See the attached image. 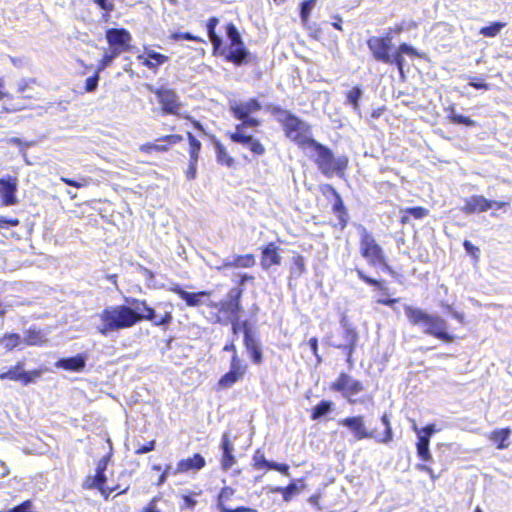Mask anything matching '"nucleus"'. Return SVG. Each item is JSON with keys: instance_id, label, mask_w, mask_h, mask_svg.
Masks as SVG:
<instances>
[{"instance_id": "f257e3e1", "label": "nucleus", "mask_w": 512, "mask_h": 512, "mask_svg": "<svg viewBox=\"0 0 512 512\" xmlns=\"http://www.w3.org/2000/svg\"><path fill=\"white\" fill-rule=\"evenodd\" d=\"M261 109V103L254 98L248 101L230 102L231 113L241 123L236 125L234 132L229 133V137L232 142L242 145L257 156H262L265 153V148L252 135L247 134L245 129L248 127L255 128L260 125V121L252 117V115Z\"/></svg>"}, {"instance_id": "f03ea898", "label": "nucleus", "mask_w": 512, "mask_h": 512, "mask_svg": "<svg viewBox=\"0 0 512 512\" xmlns=\"http://www.w3.org/2000/svg\"><path fill=\"white\" fill-rule=\"evenodd\" d=\"M135 311L128 305L109 306L97 314L100 324L97 325V331L108 336L112 332H118L128 329L138 323Z\"/></svg>"}, {"instance_id": "7ed1b4c3", "label": "nucleus", "mask_w": 512, "mask_h": 512, "mask_svg": "<svg viewBox=\"0 0 512 512\" xmlns=\"http://www.w3.org/2000/svg\"><path fill=\"white\" fill-rule=\"evenodd\" d=\"M404 313L413 326H422L425 334L431 335L446 343H451L454 336L448 332V324L445 319L436 315L429 314L420 308L411 305H404Z\"/></svg>"}, {"instance_id": "20e7f679", "label": "nucleus", "mask_w": 512, "mask_h": 512, "mask_svg": "<svg viewBox=\"0 0 512 512\" xmlns=\"http://www.w3.org/2000/svg\"><path fill=\"white\" fill-rule=\"evenodd\" d=\"M309 157L313 158L319 171L326 177L334 175L343 176L348 166V158L344 155L335 157L334 153L327 146L318 141L310 142L309 148L304 151Z\"/></svg>"}, {"instance_id": "39448f33", "label": "nucleus", "mask_w": 512, "mask_h": 512, "mask_svg": "<svg viewBox=\"0 0 512 512\" xmlns=\"http://www.w3.org/2000/svg\"><path fill=\"white\" fill-rule=\"evenodd\" d=\"M226 35L229 41L228 46H223L219 50H214V54L221 55L226 61L236 66L246 64L250 58V52L245 48L240 33L234 24L226 25Z\"/></svg>"}, {"instance_id": "423d86ee", "label": "nucleus", "mask_w": 512, "mask_h": 512, "mask_svg": "<svg viewBox=\"0 0 512 512\" xmlns=\"http://www.w3.org/2000/svg\"><path fill=\"white\" fill-rule=\"evenodd\" d=\"M282 115L281 122L285 135L305 151L309 148L310 142L315 141L312 137L310 125L289 111H283Z\"/></svg>"}, {"instance_id": "0eeeda50", "label": "nucleus", "mask_w": 512, "mask_h": 512, "mask_svg": "<svg viewBox=\"0 0 512 512\" xmlns=\"http://www.w3.org/2000/svg\"><path fill=\"white\" fill-rule=\"evenodd\" d=\"M243 288L233 287L229 290L226 298L217 304L211 303V307L218 308L220 312L228 314L229 321L232 325V332H236L237 328L242 324L240 320V312L242 311L241 298Z\"/></svg>"}, {"instance_id": "6e6552de", "label": "nucleus", "mask_w": 512, "mask_h": 512, "mask_svg": "<svg viewBox=\"0 0 512 512\" xmlns=\"http://www.w3.org/2000/svg\"><path fill=\"white\" fill-rule=\"evenodd\" d=\"M360 253L374 267L378 266V263H383L385 257L383 249L364 227L361 228L360 232Z\"/></svg>"}, {"instance_id": "1a4fd4ad", "label": "nucleus", "mask_w": 512, "mask_h": 512, "mask_svg": "<svg viewBox=\"0 0 512 512\" xmlns=\"http://www.w3.org/2000/svg\"><path fill=\"white\" fill-rule=\"evenodd\" d=\"M340 325L342 328V339L339 341H332L330 345L335 348L342 349L347 355V362H351L359 336L356 329L348 323L346 319H342L340 321Z\"/></svg>"}, {"instance_id": "9d476101", "label": "nucleus", "mask_w": 512, "mask_h": 512, "mask_svg": "<svg viewBox=\"0 0 512 512\" xmlns=\"http://www.w3.org/2000/svg\"><path fill=\"white\" fill-rule=\"evenodd\" d=\"M339 425L347 428L356 441L376 438V431L369 430L364 422V416H351L339 421Z\"/></svg>"}, {"instance_id": "9b49d317", "label": "nucleus", "mask_w": 512, "mask_h": 512, "mask_svg": "<svg viewBox=\"0 0 512 512\" xmlns=\"http://www.w3.org/2000/svg\"><path fill=\"white\" fill-rule=\"evenodd\" d=\"M150 90L157 96L164 114L177 115L179 113L181 103L174 90L165 87L151 88Z\"/></svg>"}, {"instance_id": "f8f14e48", "label": "nucleus", "mask_w": 512, "mask_h": 512, "mask_svg": "<svg viewBox=\"0 0 512 512\" xmlns=\"http://www.w3.org/2000/svg\"><path fill=\"white\" fill-rule=\"evenodd\" d=\"M24 364L18 362L15 366L0 373V380L21 381L24 385L34 382L42 374L40 370L25 371Z\"/></svg>"}, {"instance_id": "ddd939ff", "label": "nucleus", "mask_w": 512, "mask_h": 512, "mask_svg": "<svg viewBox=\"0 0 512 512\" xmlns=\"http://www.w3.org/2000/svg\"><path fill=\"white\" fill-rule=\"evenodd\" d=\"M367 46L372 52L375 60L380 62H389L392 48V41L389 36L377 37L372 36L367 40Z\"/></svg>"}, {"instance_id": "4468645a", "label": "nucleus", "mask_w": 512, "mask_h": 512, "mask_svg": "<svg viewBox=\"0 0 512 512\" xmlns=\"http://www.w3.org/2000/svg\"><path fill=\"white\" fill-rule=\"evenodd\" d=\"M243 334H244V345L254 364H260L262 362V349L258 339L255 337L253 330L248 321H243Z\"/></svg>"}, {"instance_id": "2eb2a0df", "label": "nucleus", "mask_w": 512, "mask_h": 512, "mask_svg": "<svg viewBox=\"0 0 512 512\" xmlns=\"http://www.w3.org/2000/svg\"><path fill=\"white\" fill-rule=\"evenodd\" d=\"M106 39L109 49L119 51V55L129 49L131 35L123 28H111L106 31Z\"/></svg>"}, {"instance_id": "dca6fc26", "label": "nucleus", "mask_w": 512, "mask_h": 512, "mask_svg": "<svg viewBox=\"0 0 512 512\" xmlns=\"http://www.w3.org/2000/svg\"><path fill=\"white\" fill-rule=\"evenodd\" d=\"M157 308L160 310V314L152 307L147 310L146 313L140 316L143 320L152 322L155 326H167L172 322V306L167 303L158 304Z\"/></svg>"}, {"instance_id": "f3484780", "label": "nucleus", "mask_w": 512, "mask_h": 512, "mask_svg": "<svg viewBox=\"0 0 512 512\" xmlns=\"http://www.w3.org/2000/svg\"><path fill=\"white\" fill-rule=\"evenodd\" d=\"M110 455L103 456L97 463L95 475L87 476L82 487L86 490L94 489L96 486H102L107 482L105 471L107 470Z\"/></svg>"}, {"instance_id": "a211bd4d", "label": "nucleus", "mask_w": 512, "mask_h": 512, "mask_svg": "<svg viewBox=\"0 0 512 512\" xmlns=\"http://www.w3.org/2000/svg\"><path fill=\"white\" fill-rule=\"evenodd\" d=\"M175 293L179 295V297L185 301V303L190 307H198L201 305H209L207 300L209 299L210 292L208 291H200V292H188L185 291L180 286H176L172 289Z\"/></svg>"}, {"instance_id": "6ab92c4d", "label": "nucleus", "mask_w": 512, "mask_h": 512, "mask_svg": "<svg viewBox=\"0 0 512 512\" xmlns=\"http://www.w3.org/2000/svg\"><path fill=\"white\" fill-rule=\"evenodd\" d=\"M321 192L325 197H329V195H332L334 198L333 203V213L337 215L338 219L343 222V225L346 224L345 216H347V209L343 203L342 197L340 194L336 191V189L330 185V184H323L321 186Z\"/></svg>"}, {"instance_id": "aec40b11", "label": "nucleus", "mask_w": 512, "mask_h": 512, "mask_svg": "<svg viewBox=\"0 0 512 512\" xmlns=\"http://www.w3.org/2000/svg\"><path fill=\"white\" fill-rule=\"evenodd\" d=\"M16 191L17 179L15 177L0 178V195L4 205L11 206L16 204Z\"/></svg>"}, {"instance_id": "412c9836", "label": "nucleus", "mask_w": 512, "mask_h": 512, "mask_svg": "<svg viewBox=\"0 0 512 512\" xmlns=\"http://www.w3.org/2000/svg\"><path fill=\"white\" fill-rule=\"evenodd\" d=\"M282 257L279 254V247L270 242L261 250L260 265L263 270H269L273 265H280Z\"/></svg>"}, {"instance_id": "4be33fe9", "label": "nucleus", "mask_w": 512, "mask_h": 512, "mask_svg": "<svg viewBox=\"0 0 512 512\" xmlns=\"http://www.w3.org/2000/svg\"><path fill=\"white\" fill-rule=\"evenodd\" d=\"M87 359V354L79 353L73 357L60 358L55 366L66 371L82 372L86 367Z\"/></svg>"}, {"instance_id": "5701e85b", "label": "nucleus", "mask_w": 512, "mask_h": 512, "mask_svg": "<svg viewBox=\"0 0 512 512\" xmlns=\"http://www.w3.org/2000/svg\"><path fill=\"white\" fill-rule=\"evenodd\" d=\"M234 494L235 490L229 486H225L220 490L217 498V508L220 512H257L255 509L245 506H239L237 508L228 507L226 502L229 501Z\"/></svg>"}, {"instance_id": "b1692460", "label": "nucleus", "mask_w": 512, "mask_h": 512, "mask_svg": "<svg viewBox=\"0 0 512 512\" xmlns=\"http://www.w3.org/2000/svg\"><path fill=\"white\" fill-rule=\"evenodd\" d=\"M256 264V259L253 254L233 255L223 259L221 265L217 269L227 268H251Z\"/></svg>"}, {"instance_id": "393cba45", "label": "nucleus", "mask_w": 512, "mask_h": 512, "mask_svg": "<svg viewBox=\"0 0 512 512\" xmlns=\"http://www.w3.org/2000/svg\"><path fill=\"white\" fill-rule=\"evenodd\" d=\"M492 208V200L486 199L481 195H473L465 199L463 211L466 214H473L477 212H485Z\"/></svg>"}, {"instance_id": "a878e982", "label": "nucleus", "mask_w": 512, "mask_h": 512, "mask_svg": "<svg viewBox=\"0 0 512 512\" xmlns=\"http://www.w3.org/2000/svg\"><path fill=\"white\" fill-rule=\"evenodd\" d=\"M206 462L202 455L196 453L192 457L187 459H182L177 464V469L173 472V474L184 473L190 470H200L205 466Z\"/></svg>"}, {"instance_id": "bb28decb", "label": "nucleus", "mask_w": 512, "mask_h": 512, "mask_svg": "<svg viewBox=\"0 0 512 512\" xmlns=\"http://www.w3.org/2000/svg\"><path fill=\"white\" fill-rule=\"evenodd\" d=\"M146 57L139 55L138 59L143 60V64L149 69H156L158 66L168 61V57L154 50H146Z\"/></svg>"}, {"instance_id": "cd10ccee", "label": "nucleus", "mask_w": 512, "mask_h": 512, "mask_svg": "<svg viewBox=\"0 0 512 512\" xmlns=\"http://www.w3.org/2000/svg\"><path fill=\"white\" fill-rule=\"evenodd\" d=\"M304 487L302 480H293L286 487H274L271 489L274 493H281L283 496V500L285 502H289L294 495L300 492V490Z\"/></svg>"}, {"instance_id": "c85d7f7f", "label": "nucleus", "mask_w": 512, "mask_h": 512, "mask_svg": "<svg viewBox=\"0 0 512 512\" xmlns=\"http://www.w3.org/2000/svg\"><path fill=\"white\" fill-rule=\"evenodd\" d=\"M218 23H219L218 18L211 17L206 24L207 34H208L210 42L213 45V50H219L221 48V44H222V40H223L222 37L220 35H218L215 31Z\"/></svg>"}, {"instance_id": "c756f323", "label": "nucleus", "mask_w": 512, "mask_h": 512, "mask_svg": "<svg viewBox=\"0 0 512 512\" xmlns=\"http://www.w3.org/2000/svg\"><path fill=\"white\" fill-rule=\"evenodd\" d=\"M511 435L510 428L497 429L491 432L490 440L497 445L498 449H505L508 447L506 441Z\"/></svg>"}, {"instance_id": "7c9ffc66", "label": "nucleus", "mask_w": 512, "mask_h": 512, "mask_svg": "<svg viewBox=\"0 0 512 512\" xmlns=\"http://www.w3.org/2000/svg\"><path fill=\"white\" fill-rule=\"evenodd\" d=\"M363 90L359 86L353 87L346 93V103L350 104L353 111L361 116L359 101L362 98Z\"/></svg>"}, {"instance_id": "2f4dec72", "label": "nucleus", "mask_w": 512, "mask_h": 512, "mask_svg": "<svg viewBox=\"0 0 512 512\" xmlns=\"http://www.w3.org/2000/svg\"><path fill=\"white\" fill-rule=\"evenodd\" d=\"M334 408V403L329 400H322L318 403L311 412V419L313 421L319 420L322 417L328 415Z\"/></svg>"}, {"instance_id": "473e14b6", "label": "nucleus", "mask_w": 512, "mask_h": 512, "mask_svg": "<svg viewBox=\"0 0 512 512\" xmlns=\"http://www.w3.org/2000/svg\"><path fill=\"white\" fill-rule=\"evenodd\" d=\"M213 142L216 151L217 162L227 167H231L234 164V159L228 155L226 148L220 141L215 139Z\"/></svg>"}, {"instance_id": "72a5a7b5", "label": "nucleus", "mask_w": 512, "mask_h": 512, "mask_svg": "<svg viewBox=\"0 0 512 512\" xmlns=\"http://www.w3.org/2000/svg\"><path fill=\"white\" fill-rule=\"evenodd\" d=\"M381 422L385 427L384 436L380 437L378 434H376V438H374V440L378 443L388 444L393 440V431L389 416L386 413L382 415Z\"/></svg>"}, {"instance_id": "f704fd0d", "label": "nucleus", "mask_w": 512, "mask_h": 512, "mask_svg": "<svg viewBox=\"0 0 512 512\" xmlns=\"http://www.w3.org/2000/svg\"><path fill=\"white\" fill-rule=\"evenodd\" d=\"M29 346H39L44 343V335L40 330L29 329L25 335V338L22 339Z\"/></svg>"}, {"instance_id": "c9c22d12", "label": "nucleus", "mask_w": 512, "mask_h": 512, "mask_svg": "<svg viewBox=\"0 0 512 512\" xmlns=\"http://www.w3.org/2000/svg\"><path fill=\"white\" fill-rule=\"evenodd\" d=\"M21 343L22 337L17 333H7L3 337H0V344H2L7 350H12Z\"/></svg>"}, {"instance_id": "e433bc0d", "label": "nucleus", "mask_w": 512, "mask_h": 512, "mask_svg": "<svg viewBox=\"0 0 512 512\" xmlns=\"http://www.w3.org/2000/svg\"><path fill=\"white\" fill-rule=\"evenodd\" d=\"M127 302L130 304L129 306H131L135 311L134 313L136 314V318H138V323L142 321L144 318H140V316L146 313L150 308L147 302L145 300H139L135 298L127 300Z\"/></svg>"}, {"instance_id": "4c0bfd02", "label": "nucleus", "mask_w": 512, "mask_h": 512, "mask_svg": "<svg viewBox=\"0 0 512 512\" xmlns=\"http://www.w3.org/2000/svg\"><path fill=\"white\" fill-rule=\"evenodd\" d=\"M448 118L449 120L454 123V124H458V125H465V126H468V127H473L476 125V122L472 119H470L469 117L467 116H464V115H461V114H458L454 108H451L450 109V113L448 115Z\"/></svg>"}, {"instance_id": "58836bf2", "label": "nucleus", "mask_w": 512, "mask_h": 512, "mask_svg": "<svg viewBox=\"0 0 512 512\" xmlns=\"http://www.w3.org/2000/svg\"><path fill=\"white\" fill-rule=\"evenodd\" d=\"M305 272V260L301 255L293 257V264L290 268V277L298 278Z\"/></svg>"}, {"instance_id": "ea45409f", "label": "nucleus", "mask_w": 512, "mask_h": 512, "mask_svg": "<svg viewBox=\"0 0 512 512\" xmlns=\"http://www.w3.org/2000/svg\"><path fill=\"white\" fill-rule=\"evenodd\" d=\"M414 431L416 432L419 441L426 440V443H430V438L437 429L435 424H428L422 429H418L414 426Z\"/></svg>"}, {"instance_id": "a19ab883", "label": "nucleus", "mask_w": 512, "mask_h": 512, "mask_svg": "<svg viewBox=\"0 0 512 512\" xmlns=\"http://www.w3.org/2000/svg\"><path fill=\"white\" fill-rule=\"evenodd\" d=\"M242 378L243 376L228 371L219 379L218 384L221 388H230Z\"/></svg>"}, {"instance_id": "79ce46f5", "label": "nucleus", "mask_w": 512, "mask_h": 512, "mask_svg": "<svg viewBox=\"0 0 512 512\" xmlns=\"http://www.w3.org/2000/svg\"><path fill=\"white\" fill-rule=\"evenodd\" d=\"M247 370V365L239 358L238 354L232 355L229 371L244 376Z\"/></svg>"}, {"instance_id": "37998d69", "label": "nucleus", "mask_w": 512, "mask_h": 512, "mask_svg": "<svg viewBox=\"0 0 512 512\" xmlns=\"http://www.w3.org/2000/svg\"><path fill=\"white\" fill-rule=\"evenodd\" d=\"M363 390V385L360 381L350 377L348 387L343 394L344 397L348 398L349 402H353L350 397L357 395Z\"/></svg>"}, {"instance_id": "c03bdc74", "label": "nucleus", "mask_w": 512, "mask_h": 512, "mask_svg": "<svg viewBox=\"0 0 512 512\" xmlns=\"http://www.w3.org/2000/svg\"><path fill=\"white\" fill-rule=\"evenodd\" d=\"M505 26L502 22H493L488 26H484L480 29V34L485 37H495Z\"/></svg>"}, {"instance_id": "a18cd8bd", "label": "nucleus", "mask_w": 512, "mask_h": 512, "mask_svg": "<svg viewBox=\"0 0 512 512\" xmlns=\"http://www.w3.org/2000/svg\"><path fill=\"white\" fill-rule=\"evenodd\" d=\"M188 140L190 145V160L198 161L201 142L190 132H188Z\"/></svg>"}, {"instance_id": "49530a36", "label": "nucleus", "mask_w": 512, "mask_h": 512, "mask_svg": "<svg viewBox=\"0 0 512 512\" xmlns=\"http://www.w3.org/2000/svg\"><path fill=\"white\" fill-rule=\"evenodd\" d=\"M430 443H426V440L417 441L416 449L418 457L423 461H430L432 459L430 449Z\"/></svg>"}, {"instance_id": "de8ad7c7", "label": "nucleus", "mask_w": 512, "mask_h": 512, "mask_svg": "<svg viewBox=\"0 0 512 512\" xmlns=\"http://www.w3.org/2000/svg\"><path fill=\"white\" fill-rule=\"evenodd\" d=\"M253 462L257 469H270V465L272 464V461L267 460L261 450H257L254 453Z\"/></svg>"}, {"instance_id": "09e8293b", "label": "nucleus", "mask_w": 512, "mask_h": 512, "mask_svg": "<svg viewBox=\"0 0 512 512\" xmlns=\"http://www.w3.org/2000/svg\"><path fill=\"white\" fill-rule=\"evenodd\" d=\"M119 56V51L108 50L104 53L100 64L98 66V72L104 70L106 67L111 65L115 58Z\"/></svg>"}, {"instance_id": "8fccbe9b", "label": "nucleus", "mask_w": 512, "mask_h": 512, "mask_svg": "<svg viewBox=\"0 0 512 512\" xmlns=\"http://www.w3.org/2000/svg\"><path fill=\"white\" fill-rule=\"evenodd\" d=\"M349 379H350V376L348 374L342 373L338 377V379L333 383L332 388L335 391H340L344 394L348 387Z\"/></svg>"}, {"instance_id": "3c124183", "label": "nucleus", "mask_w": 512, "mask_h": 512, "mask_svg": "<svg viewBox=\"0 0 512 512\" xmlns=\"http://www.w3.org/2000/svg\"><path fill=\"white\" fill-rule=\"evenodd\" d=\"M404 57L398 51L393 54H390V61L385 62V64H395L399 70V72L403 75V67H404Z\"/></svg>"}, {"instance_id": "603ef678", "label": "nucleus", "mask_w": 512, "mask_h": 512, "mask_svg": "<svg viewBox=\"0 0 512 512\" xmlns=\"http://www.w3.org/2000/svg\"><path fill=\"white\" fill-rule=\"evenodd\" d=\"M315 2H301L300 17L304 24L307 23Z\"/></svg>"}, {"instance_id": "864d4df0", "label": "nucleus", "mask_w": 512, "mask_h": 512, "mask_svg": "<svg viewBox=\"0 0 512 512\" xmlns=\"http://www.w3.org/2000/svg\"><path fill=\"white\" fill-rule=\"evenodd\" d=\"M235 462L236 460L233 455V452L222 453L221 466L223 470H229L235 464Z\"/></svg>"}, {"instance_id": "5fc2aeb1", "label": "nucleus", "mask_w": 512, "mask_h": 512, "mask_svg": "<svg viewBox=\"0 0 512 512\" xmlns=\"http://www.w3.org/2000/svg\"><path fill=\"white\" fill-rule=\"evenodd\" d=\"M96 9H100L103 11L102 18L104 21H108V12L114 9L113 2H93Z\"/></svg>"}, {"instance_id": "6e6d98bb", "label": "nucleus", "mask_w": 512, "mask_h": 512, "mask_svg": "<svg viewBox=\"0 0 512 512\" xmlns=\"http://www.w3.org/2000/svg\"><path fill=\"white\" fill-rule=\"evenodd\" d=\"M171 38L180 41V40H188V41H197L202 42L203 40L189 32H176L171 35Z\"/></svg>"}, {"instance_id": "4d7b16f0", "label": "nucleus", "mask_w": 512, "mask_h": 512, "mask_svg": "<svg viewBox=\"0 0 512 512\" xmlns=\"http://www.w3.org/2000/svg\"><path fill=\"white\" fill-rule=\"evenodd\" d=\"M356 273H357L358 277L361 280H363L365 283H367L368 285H371V286L377 287L379 289H382V285H381V282L379 280H376L374 278H371V277L367 276L360 269H356Z\"/></svg>"}, {"instance_id": "13d9d810", "label": "nucleus", "mask_w": 512, "mask_h": 512, "mask_svg": "<svg viewBox=\"0 0 512 512\" xmlns=\"http://www.w3.org/2000/svg\"><path fill=\"white\" fill-rule=\"evenodd\" d=\"M406 213L415 219H422L428 214V210L423 207H411L406 209Z\"/></svg>"}, {"instance_id": "bf43d9fd", "label": "nucleus", "mask_w": 512, "mask_h": 512, "mask_svg": "<svg viewBox=\"0 0 512 512\" xmlns=\"http://www.w3.org/2000/svg\"><path fill=\"white\" fill-rule=\"evenodd\" d=\"M98 71L91 77H88L85 82V90L87 92H93L98 86L99 76Z\"/></svg>"}, {"instance_id": "052dcab7", "label": "nucleus", "mask_w": 512, "mask_h": 512, "mask_svg": "<svg viewBox=\"0 0 512 512\" xmlns=\"http://www.w3.org/2000/svg\"><path fill=\"white\" fill-rule=\"evenodd\" d=\"M463 247L465 249V251L467 252V254H469L470 256H472L475 260H477L479 258V248L476 247L475 245H473L469 240H465L463 242Z\"/></svg>"}, {"instance_id": "680f3d73", "label": "nucleus", "mask_w": 512, "mask_h": 512, "mask_svg": "<svg viewBox=\"0 0 512 512\" xmlns=\"http://www.w3.org/2000/svg\"><path fill=\"white\" fill-rule=\"evenodd\" d=\"M397 51L402 55H410V56L417 55L416 49L407 43L400 44Z\"/></svg>"}, {"instance_id": "e2e57ef3", "label": "nucleus", "mask_w": 512, "mask_h": 512, "mask_svg": "<svg viewBox=\"0 0 512 512\" xmlns=\"http://www.w3.org/2000/svg\"><path fill=\"white\" fill-rule=\"evenodd\" d=\"M60 180L63 183H65L66 185L73 186L75 188H82V187L86 186V184H87L86 179H81L80 181H77V180H73V179H70L67 177H61Z\"/></svg>"}, {"instance_id": "0e129e2a", "label": "nucleus", "mask_w": 512, "mask_h": 512, "mask_svg": "<svg viewBox=\"0 0 512 512\" xmlns=\"http://www.w3.org/2000/svg\"><path fill=\"white\" fill-rule=\"evenodd\" d=\"M120 487L114 486V487H108L105 484L102 486H96L94 489H98L100 494L105 498L108 499V497L113 493L114 491H117Z\"/></svg>"}, {"instance_id": "69168bd1", "label": "nucleus", "mask_w": 512, "mask_h": 512, "mask_svg": "<svg viewBox=\"0 0 512 512\" xmlns=\"http://www.w3.org/2000/svg\"><path fill=\"white\" fill-rule=\"evenodd\" d=\"M221 449L222 453L224 452H233L234 447L233 444L229 440V436L227 433H224L221 439Z\"/></svg>"}, {"instance_id": "338daca9", "label": "nucleus", "mask_w": 512, "mask_h": 512, "mask_svg": "<svg viewBox=\"0 0 512 512\" xmlns=\"http://www.w3.org/2000/svg\"><path fill=\"white\" fill-rule=\"evenodd\" d=\"M308 345H309L313 355L316 357L317 362L320 363L322 361V358L318 354V339L316 337L310 338L308 341Z\"/></svg>"}, {"instance_id": "774afa93", "label": "nucleus", "mask_w": 512, "mask_h": 512, "mask_svg": "<svg viewBox=\"0 0 512 512\" xmlns=\"http://www.w3.org/2000/svg\"><path fill=\"white\" fill-rule=\"evenodd\" d=\"M271 470L279 471L280 473L288 476L289 475V466L284 463H277L272 461V464L270 465Z\"/></svg>"}]
</instances>
